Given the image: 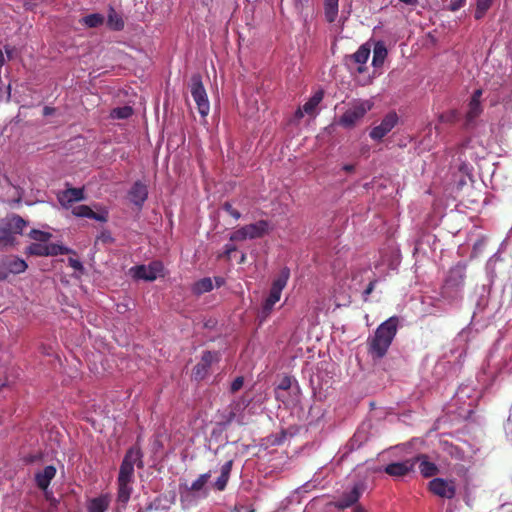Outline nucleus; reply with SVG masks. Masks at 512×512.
Masks as SVG:
<instances>
[{"label": "nucleus", "instance_id": "35", "mask_svg": "<svg viewBox=\"0 0 512 512\" xmlns=\"http://www.w3.org/2000/svg\"><path fill=\"white\" fill-rule=\"evenodd\" d=\"M28 236L36 242L47 243L52 237V234L38 229H32Z\"/></svg>", "mask_w": 512, "mask_h": 512}, {"label": "nucleus", "instance_id": "52", "mask_svg": "<svg viewBox=\"0 0 512 512\" xmlns=\"http://www.w3.org/2000/svg\"><path fill=\"white\" fill-rule=\"evenodd\" d=\"M342 169L347 172V173H351L355 170V166L353 164H345Z\"/></svg>", "mask_w": 512, "mask_h": 512}, {"label": "nucleus", "instance_id": "33", "mask_svg": "<svg viewBox=\"0 0 512 512\" xmlns=\"http://www.w3.org/2000/svg\"><path fill=\"white\" fill-rule=\"evenodd\" d=\"M81 22L89 28H96L104 23V17L99 13H92L83 17Z\"/></svg>", "mask_w": 512, "mask_h": 512}, {"label": "nucleus", "instance_id": "5", "mask_svg": "<svg viewBox=\"0 0 512 512\" xmlns=\"http://www.w3.org/2000/svg\"><path fill=\"white\" fill-rule=\"evenodd\" d=\"M373 107L369 100L357 101L339 118V125L344 128H352L361 120Z\"/></svg>", "mask_w": 512, "mask_h": 512}, {"label": "nucleus", "instance_id": "31", "mask_svg": "<svg viewBox=\"0 0 512 512\" xmlns=\"http://www.w3.org/2000/svg\"><path fill=\"white\" fill-rule=\"evenodd\" d=\"M15 243L16 239L14 235H12L10 228L3 222V224L0 225V245L8 247L14 246Z\"/></svg>", "mask_w": 512, "mask_h": 512}, {"label": "nucleus", "instance_id": "20", "mask_svg": "<svg viewBox=\"0 0 512 512\" xmlns=\"http://www.w3.org/2000/svg\"><path fill=\"white\" fill-rule=\"evenodd\" d=\"M85 199L83 188H67L60 196L59 201L63 206Z\"/></svg>", "mask_w": 512, "mask_h": 512}, {"label": "nucleus", "instance_id": "41", "mask_svg": "<svg viewBox=\"0 0 512 512\" xmlns=\"http://www.w3.org/2000/svg\"><path fill=\"white\" fill-rule=\"evenodd\" d=\"M222 209L235 220H239L241 218V213L235 209L232 203L229 201H226L222 204Z\"/></svg>", "mask_w": 512, "mask_h": 512}, {"label": "nucleus", "instance_id": "4", "mask_svg": "<svg viewBox=\"0 0 512 512\" xmlns=\"http://www.w3.org/2000/svg\"><path fill=\"white\" fill-rule=\"evenodd\" d=\"M189 86L191 95L197 105L198 112L202 117H206L210 111V103L202 82V76L198 73L193 74L191 76Z\"/></svg>", "mask_w": 512, "mask_h": 512}, {"label": "nucleus", "instance_id": "36", "mask_svg": "<svg viewBox=\"0 0 512 512\" xmlns=\"http://www.w3.org/2000/svg\"><path fill=\"white\" fill-rule=\"evenodd\" d=\"M211 477V471L201 474L195 481L192 482L190 490L197 492L203 489Z\"/></svg>", "mask_w": 512, "mask_h": 512}, {"label": "nucleus", "instance_id": "32", "mask_svg": "<svg viewBox=\"0 0 512 512\" xmlns=\"http://www.w3.org/2000/svg\"><path fill=\"white\" fill-rule=\"evenodd\" d=\"M213 289V283L211 278L205 277L197 281L192 288V291L196 295H201L210 292Z\"/></svg>", "mask_w": 512, "mask_h": 512}, {"label": "nucleus", "instance_id": "58", "mask_svg": "<svg viewBox=\"0 0 512 512\" xmlns=\"http://www.w3.org/2000/svg\"><path fill=\"white\" fill-rule=\"evenodd\" d=\"M245 260H246V255L243 253V254L241 255V258H240V260H239V263H244V262H245Z\"/></svg>", "mask_w": 512, "mask_h": 512}, {"label": "nucleus", "instance_id": "21", "mask_svg": "<svg viewBox=\"0 0 512 512\" xmlns=\"http://www.w3.org/2000/svg\"><path fill=\"white\" fill-rule=\"evenodd\" d=\"M4 222L7 227L10 228L12 235L22 234L23 230L28 225V222L18 214L7 216Z\"/></svg>", "mask_w": 512, "mask_h": 512}, {"label": "nucleus", "instance_id": "56", "mask_svg": "<svg viewBox=\"0 0 512 512\" xmlns=\"http://www.w3.org/2000/svg\"><path fill=\"white\" fill-rule=\"evenodd\" d=\"M216 285L220 287L224 283V279L221 277H215Z\"/></svg>", "mask_w": 512, "mask_h": 512}, {"label": "nucleus", "instance_id": "51", "mask_svg": "<svg viewBox=\"0 0 512 512\" xmlns=\"http://www.w3.org/2000/svg\"><path fill=\"white\" fill-rule=\"evenodd\" d=\"M481 96H482V90L481 89H477V90H475L473 92L472 97H471V101L480 102Z\"/></svg>", "mask_w": 512, "mask_h": 512}, {"label": "nucleus", "instance_id": "25", "mask_svg": "<svg viewBox=\"0 0 512 512\" xmlns=\"http://www.w3.org/2000/svg\"><path fill=\"white\" fill-rule=\"evenodd\" d=\"M233 461L229 460L227 461L222 467H221V474L215 481L214 487L218 491L225 490L227 483L229 481L230 473L232 470Z\"/></svg>", "mask_w": 512, "mask_h": 512}, {"label": "nucleus", "instance_id": "12", "mask_svg": "<svg viewBox=\"0 0 512 512\" xmlns=\"http://www.w3.org/2000/svg\"><path fill=\"white\" fill-rule=\"evenodd\" d=\"M398 120L396 112L387 113L381 123L370 131L369 136L376 141L382 140L397 125Z\"/></svg>", "mask_w": 512, "mask_h": 512}, {"label": "nucleus", "instance_id": "57", "mask_svg": "<svg viewBox=\"0 0 512 512\" xmlns=\"http://www.w3.org/2000/svg\"><path fill=\"white\" fill-rule=\"evenodd\" d=\"M4 63H5L4 55H3V52L0 50V68L4 65Z\"/></svg>", "mask_w": 512, "mask_h": 512}, {"label": "nucleus", "instance_id": "38", "mask_svg": "<svg viewBox=\"0 0 512 512\" xmlns=\"http://www.w3.org/2000/svg\"><path fill=\"white\" fill-rule=\"evenodd\" d=\"M274 305V303L269 302L267 299H265L264 303L262 304L261 311L259 313V318L261 322L265 321L270 316L274 308Z\"/></svg>", "mask_w": 512, "mask_h": 512}, {"label": "nucleus", "instance_id": "34", "mask_svg": "<svg viewBox=\"0 0 512 512\" xmlns=\"http://www.w3.org/2000/svg\"><path fill=\"white\" fill-rule=\"evenodd\" d=\"M493 0H477L476 10L474 13L475 19L479 20L484 17L486 12L492 5Z\"/></svg>", "mask_w": 512, "mask_h": 512}, {"label": "nucleus", "instance_id": "7", "mask_svg": "<svg viewBox=\"0 0 512 512\" xmlns=\"http://www.w3.org/2000/svg\"><path fill=\"white\" fill-rule=\"evenodd\" d=\"M370 52L368 44L361 45L355 53L345 57V65L350 70L354 69L359 74L364 73L367 70L366 63L370 57Z\"/></svg>", "mask_w": 512, "mask_h": 512}, {"label": "nucleus", "instance_id": "49", "mask_svg": "<svg viewBox=\"0 0 512 512\" xmlns=\"http://www.w3.org/2000/svg\"><path fill=\"white\" fill-rule=\"evenodd\" d=\"M237 250V247L232 244H226L224 246V256L228 259L231 257V254Z\"/></svg>", "mask_w": 512, "mask_h": 512}, {"label": "nucleus", "instance_id": "27", "mask_svg": "<svg viewBox=\"0 0 512 512\" xmlns=\"http://www.w3.org/2000/svg\"><path fill=\"white\" fill-rule=\"evenodd\" d=\"M109 498L107 495H101L88 502V512H105L109 507Z\"/></svg>", "mask_w": 512, "mask_h": 512}, {"label": "nucleus", "instance_id": "37", "mask_svg": "<svg viewBox=\"0 0 512 512\" xmlns=\"http://www.w3.org/2000/svg\"><path fill=\"white\" fill-rule=\"evenodd\" d=\"M133 114V110L129 106L119 107L112 111V117L117 119H127Z\"/></svg>", "mask_w": 512, "mask_h": 512}, {"label": "nucleus", "instance_id": "39", "mask_svg": "<svg viewBox=\"0 0 512 512\" xmlns=\"http://www.w3.org/2000/svg\"><path fill=\"white\" fill-rule=\"evenodd\" d=\"M246 239H249V237L245 226L240 227L230 235L231 241H244Z\"/></svg>", "mask_w": 512, "mask_h": 512}, {"label": "nucleus", "instance_id": "24", "mask_svg": "<svg viewBox=\"0 0 512 512\" xmlns=\"http://www.w3.org/2000/svg\"><path fill=\"white\" fill-rule=\"evenodd\" d=\"M133 481L117 479L118 493L117 501L123 505L127 504L132 493L131 484Z\"/></svg>", "mask_w": 512, "mask_h": 512}, {"label": "nucleus", "instance_id": "18", "mask_svg": "<svg viewBox=\"0 0 512 512\" xmlns=\"http://www.w3.org/2000/svg\"><path fill=\"white\" fill-rule=\"evenodd\" d=\"M324 92L323 90L316 91L309 100L302 106V108H299L296 112V116L302 117L303 113L312 115L317 106L320 104V102L323 100Z\"/></svg>", "mask_w": 512, "mask_h": 512}, {"label": "nucleus", "instance_id": "16", "mask_svg": "<svg viewBox=\"0 0 512 512\" xmlns=\"http://www.w3.org/2000/svg\"><path fill=\"white\" fill-rule=\"evenodd\" d=\"M55 475L56 468L53 465L46 466L42 471L35 474V482L37 487L41 490H46Z\"/></svg>", "mask_w": 512, "mask_h": 512}, {"label": "nucleus", "instance_id": "9", "mask_svg": "<svg viewBox=\"0 0 512 512\" xmlns=\"http://www.w3.org/2000/svg\"><path fill=\"white\" fill-rule=\"evenodd\" d=\"M163 264L160 261H153L149 265H137L130 269L133 277L146 281H154L162 275Z\"/></svg>", "mask_w": 512, "mask_h": 512}, {"label": "nucleus", "instance_id": "42", "mask_svg": "<svg viewBox=\"0 0 512 512\" xmlns=\"http://www.w3.org/2000/svg\"><path fill=\"white\" fill-rule=\"evenodd\" d=\"M312 0H293L294 8L297 13L301 14L305 8H307Z\"/></svg>", "mask_w": 512, "mask_h": 512}, {"label": "nucleus", "instance_id": "45", "mask_svg": "<svg viewBox=\"0 0 512 512\" xmlns=\"http://www.w3.org/2000/svg\"><path fill=\"white\" fill-rule=\"evenodd\" d=\"M281 293H282V291H279V290L274 289V288H270L269 295H268V297L266 299L269 302H272V303L276 304L280 300V298H281Z\"/></svg>", "mask_w": 512, "mask_h": 512}, {"label": "nucleus", "instance_id": "53", "mask_svg": "<svg viewBox=\"0 0 512 512\" xmlns=\"http://www.w3.org/2000/svg\"><path fill=\"white\" fill-rule=\"evenodd\" d=\"M54 112V109L48 106H45L43 109V115L48 116Z\"/></svg>", "mask_w": 512, "mask_h": 512}, {"label": "nucleus", "instance_id": "43", "mask_svg": "<svg viewBox=\"0 0 512 512\" xmlns=\"http://www.w3.org/2000/svg\"><path fill=\"white\" fill-rule=\"evenodd\" d=\"M465 3L466 0H451L446 9L451 12H456L460 8H462L465 5Z\"/></svg>", "mask_w": 512, "mask_h": 512}, {"label": "nucleus", "instance_id": "1", "mask_svg": "<svg viewBox=\"0 0 512 512\" xmlns=\"http://www.w3.org/2000/svg\"><path fill=\"white\" fill-rule=\"evenodd\" d=\"M399 318L392 316L381 323L367 339L368 353L373 360L384 358L397 334Z\"/></svg>", "mask_w": 512, "mask_h": 512}, {"label": "nucleus", "instance_id": "48", "mask_svg": "<svg viewBox=\"0 0 512 512\" xmlns=\"http://www.w3.org/2000/svg\"><path fill=\"white\" fill-rule=\"evenodd\" d=\"M457 118V112L456 111H450L447 114H441L440 120L442 122H454Z\"/></svg>", "mask_w": 512, "mask_h": 512}, {"label": "nucleus", "instance_id": "26", "mask_svg": "<svg viewBox=\"0 0 512 512\" xmlns=\"http://www.w3.org/2000/svg\"><path fill=\"white\" fill-rule=\"evenodd\" d=\"M417 460H421V462L419 464V470L423 477H425V478L433 477L439 472V469L436 466V464L428 461L426 455L419 456L417 458Z\"/></svg>", "mask_w": 512, "mask_h": 512}, {"label": "nucleus", "instance_id": "22", "mask_svg": "<svg viewBox=\"0 0 512 512\" xmlns=\"http://www.w3.org/2000/svg\"><path fill=\"white\" fill-rule=\"evenodd\" d=\"M107 27L113 31H121L124 29L125 22L121 14L117 13L113 7H109L107 21Z\"/></svg>", "mask_w": 512, "mask_h": 512}, {"label": "nucleus", "instance_id": "10", "mask_svg": "<svg viewBox=\"0 0 512 512\" xmlns=\"http://www.w3.org/2000/svg\"><path fill=\"white\" fill-rule=\"evenodd\" d=\"M220 359L219 353L215 351H204L200 361L195 365L192 370V377L196 381L203 380L210 371L211 365L218 362Z\"/></svg>", "mask_w": 512, "mask_h": 512}, {"label": "nucleus", "instance_id": "23", "mask_svg": "<svg viewBox=\"0 0 512 512\" xmlns=\"http://www.w3.org/2000/svg\"><path fill=\"white\" fill-rule=\"evenodd\" d=\"M388 51L385 46V43L382 41H378L375 43L373 48V58H372V65L375 68H380L383 66L384 61L387 57Z\"/></svg>", "mask_w": 512, "mask_h": 512}, {"label": "nucleus", "instance_id": "19", "mask_svg": "<svg viewBox=\"0 0 512 512\" xmlns=\"http://www.w3.org/2000/svg\"><path fill=\"white\" fill-rule=\"evenodd\" d=\"M249 239L261 238L269 233L270 224L267 220H259L256 223L245 225Z\"/></svg>", "mask_w": 512, "mask_h": 512}, {"label": "nucleus", "instance_id": "28", "mask_svg": "<svg viewBox=\"0 0 512 512\" xmlns=\"http://www.w3.org/2000/svg\"><path fill=\"white\" fill-rule=\"evenodd\" d=\"M339 0H324V14L328 23H333L338 16Z\"/></svg>", "mask_w": 512, "mask_h": 512}, {"label": "nucleus", "instance_id": "13", "mask_svg": "<svg viewBox=\"0 0 512 512\" xmlns=\"http://www.w3.org/2000/svg\"><path fill=\"white\" fill-rule=\"evenodd\" d=\"M414 468L413 460H405L403 462H394L388 464L384 471L392 477H403L410 473Z\"/></svg>", "mask_w": 512, "mask_h": 512}, {"label": "nucleus", "instance_id": "8", "mask_svg": "<svg viewBox=\"0 0 512 512\" xmlns=\"http://www.w3.org/2000/svg\"><path fill=\"white\" fill-rule=\"evenodd\" d=\"M428 489L438 497L452 499L456 495V482L452 479L434 478L429 482Z\"/></svg>", "mask_w": 512, "mask_h": 512}, {"label": "nucleus", "instance_id": "55", "mask_svg": "<svg viewBox=\"0 0 512 512\" xmlns=\"http://www.w3.org/2000/svg\"><path fill=\"white\" fill-rule=\"evenodd\" d=\"M8 271H3V270H0V280H6L7 277H8Z\"/></svg>", "mask_w": 512, "mask_h": 512}, {"label": "nucleus", "instance_id": "29", "mask_svg": "<svg viewBox=\"0 0 512 512\" xmlns=\"http://www.w3.org/2000/svg\"><path fill=\"white\" fill-rule=\"evenodd\" d=\"M290 278V269L288 267H283L278 276L273 280L271 288L282 291Z\"/></svg>", "mask_w": 512, "mask_h": 512}, {"label": "nucleus", "instance_id": "30", "mask_svg": "<svg viewBox=\"0 0 512 512\" xmlns=\"http://www.w3.org/2000/svg\"><path fill=\"white\" fill-rule=\"evenodd\" d=\"M483 109L481 106V102L471 101L468 104V111L466 113V123L470 125L475 121L477 117L480 116Z\"/></svg>", "mask_w": 512, "mask_h": 512}, {"label": "nucleus", "instance_id": "40", "mask_svg": "<svg viewBox=\"0 0 512 512\" xmlns=\"http://www.w3.org/2000/svg\"><path fill=\"white\" fill-rule=\"evenodd\" d=\"M246 239H249V237L245 226L240 227L230 235L231 241H244Z\"/></svg>", "mask_w": 512, "mask_h": 512}, {"label": "nucleus", "instance_id": "59", "mask_svg": "<svg viewBox=\"0 0 512 512\" xmlns=\"http://www.w3.org/2000/svg\"><path fill=\"white\" fill-rule=\"evenodd\" d=\"M234 417H235V413H234V412H231V413L229 414L228 421H229V422H231V421H232V419H233Z\"/></svg>", "mask_w": 512, "mask_h": 512}, {"label": "nucleus", "instance_id": "3", "mask_svg": "<svg viewBox=\"0 0 512 512\" xmlns=\"http://www.w3.org/2000/svg\"><path fill=\"white\" fill-rule=\"evenodd\" d=\"M135 465L140 469L144 467L143 453L138 446H133L126 451L117 479L133 481Z\"/></svg>", "mask_w": 512, "mask_h": 512}, {"label": "nucleus", "instance_id": "2", "mask_svg": "<svg viewBox=\"0 0 512 512\" xmlns=\"http://www.w3.org/2000/svg\"><path fill=\"white\" fill-rule=\"evenodd\" d=\"M465 278L466 265L459 262L449 270L442 286V295L444 297L456 296L464 287Z\"/></svg>", "mask_w": 512, "mask_h": 512}, {"label": "nucleus", "instance_id": "44", "mask_svg": "<svg viewBox=\"0 0 512 512\" xmlns=\"http://www.w3.org/2000/svg\"><path fill=\"white\" fill-rule=\"evenodd\" d=\"M243 384H244V378L242 376L236 377L234 379V381L231 383L230 391L232 393L239 391L243 387Z\"/></svg>", "mask_w": 512, "mask_h": 512}, {"label": "nucleus", "instance_id": "14", "mask_svg": "<svg viewBox=\"0 0 512 512\" xmlns=\"http://www.w3.org/2000/svg\"><path fill=\"white\" fill-rule=\"evenodd\" d=\"M148 197L147 186L140 181L133 184L129 191L130 201L138 207H141Z\"/></svg>", "mask_w": 512, "mask_h": 512}, {"label": "nucleus", "instance_id": "54", "mask_svg": "<svg viewBox=\"0 0 512 512\" xmlns=\"http://www.w3.org/2000/svg\"><path fill=\"white\" fill-rule=\"evenodd\" d=\"M353 512H367V510L364 507H362L361 505H356L353 508Z\"/></svg>", "mask_w": 512, "mask_h": 512}, {"label": "nucleus", "instance_id": "11", "mask_svg": "<svg viewBox=\"0 0 512 512\" xmlns=\"http://www.w3.org/2000/svg\"><path fill=\"white\" fill-rule=\"evenodd\" d=\"M365 490L363 482H357L349 492L344 493L338 500L333 502V506L338 510H345L354 506Z\"/></svg>", "mask_w": 512, "mask_h": 512}, {"label": "nucleus", "instance_id": "50", "mask_svg": "<svg viewBox=\"0 0 512 512\" xmlns=\"http://www.w3.org/2000/svg\"><path fill=\"white\" fill-rule=\"evenodd\" d=\"M68 262H69V265L75 269V270H78V271H81L83 269V265L82 263L77 260V259H74V258H69L68 259Z\"/></svg>", "mask_w": 512, "mask_h": 512}, {"label": "nucleus", "instance_id": "47", "mask_svg": "<svg viewBox=\"0 0 512 512\" xmlns=\"http://www.w3.org/2000/svg\"><path fill=\"white\" fill-rule=\"evenodd\" d=\"M376 284H377L376 279H373L369 282V284L367 285L366 289L363 292V300L364 301L368 300V296L374 291Z\"/></svg>", "mask_w": 512, "mask_h": 512}, {"label": "nucleus", "instance_id": "17", "mask_svg": "<svg viewBox=\"0 0 512 512\" xmlns=\"http://www.w3.org/2000/svg\"><path fill=\"white\" fill-rule=\"evenodd\" d=\"M2 266L9 273L20 274L27 269V263L16 256H7L1 261Z\"/></svg>", "mask_w": 512, "mask_h": 512}, {"label": "nucleus", "instance_id": "46", "mask_svg": "<svg viewBox=\"0 0 512 512\" xmlns=\"http://www.w3.org/2000/svg\"><path fill=\"white\" fill-rule=\"evenodd\" d=\"M291 385H292V379L291 377L289 376H284L278 386H277V389H280V390H284V391H287L291 388Z\"/></svg>", "mask_w": 512, "mask_h": 512}, {"label": "nucleus", "instance_id": "15", "mask_svg": "<svg viewBox=\"0 0 512 512\" xmlns=\"http://www.w3.org/2000/svg\"><path fill=\"white\" fill-rule=\"evenodd\" d=\"M72 214L77 217H86L99 222H106L108 220V213L106 211L102 213L94 212L87 205H78L72 209Z\"/></svg>", "mask_w": 512, "mask_h": 512}, {"label": "nucleus", "instance_id": "6", "mask_svg": "<svg viewBox=\"0 0 512 512\" xmlns=\"http://www.w3.org/2000/svg\"><path fill=\"white\" fill-rule=\"evenodd\" d=\"M70 253H74V251L55 243L46 244L33 242L26 248V254L38 257L67 255Z\"/></svg>", "mask_w": 512, "mask_h": 512}]
</instances>
